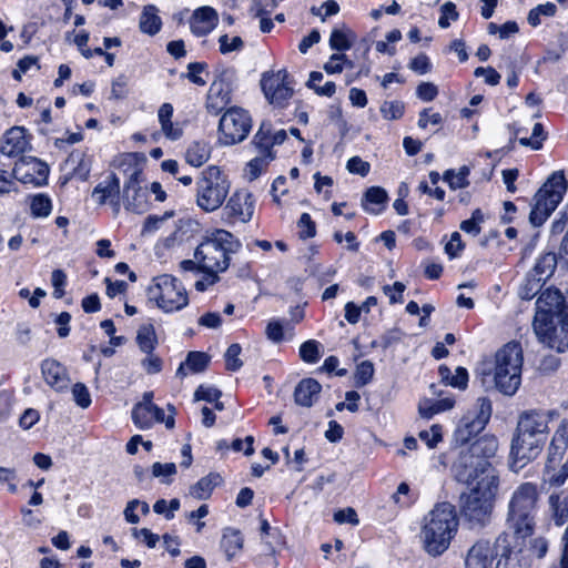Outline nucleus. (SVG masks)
I'll use <instances>...</instances> for the list:
<instances>
[{
	"instance_id": "obj_10",
	"label": "nucleus",
	"mask_w": 568,
	"mask_h": 568,
	"mask_svg": "<svg viewBox=\"0 0 568 568\" xmlns=\"http://www.w3.org/2000/svg\"><path fill=\"white\" fill-rule=\"evenodd\" d=\"M146 295L165 313L181 311L189 304L185 287L180 280L169 274L154 277L146 290Z\"/></svg>"
},
{
	"instance_id": "obj_31",
	"label": "nucleus",
	"mask_w": 568,
	"mask_h": 568,
	"mask_svg": "<svg viewBox=\"0 0 568 568\" xmlns=\"http://www.w3.org/2000/svg\"><path fill=\"white\" fill-rule=\"evenodd\" d=\"M244 539L239 529L227 527L223 530L221 548L227 560H232L243 548Z\"/></svg>"
},
{
	"instance_id": "obj_23",
	"label": "nucleus",
	"mask_w": 568,
	"mask_h": 568,
	"mask_svg": "<svg viewBox=\"0 0 568 568\" xmlns=\"http://www.w3.org/2000/svg\"><path fill=\"white\" fill-rule=\"evenodd\" d=\"M28 146L29 141L24 128L13 126L4 133L0 151L8 156H16L23 153Z\"/></svg>"
},
{
	"instance_id": "obj_7",
	"label": "nucleus",
	"mask_w": 568,
	"mask_h": 568,
	"mask_svg": "<svg viewBox=\"0 0 568 568\" xmlns=\"http://www.w3.org/2000/svg\"><path fill=\"white\" fill-rule=\"evenodd\" d=\"M523 348L517 342L504 345L495 355L494 381L497 389L514 395L521 383Z\"/></svg>"
},
{
	"instance_id": "obj_54",
	"label": "nucleus",
	"mask_w": 568,
	"mask_h": 568,
	"mask_svg": "<svg viewBox=\"0 0 568 568\" xmlns=\"http://www.w3.org/2000/svg\"><path fill=\"white\" fill-rule=\"evenodd\" d=\"M207 64L205 62H191L187 64L186 78L194 84L203 87L206 80L201 77V73L206 71Z\"/></svg>"
},
{
	"instance_id": "obj_33",
	"label": "nucleus",
	"mask_w": 568,
	"mask_h": 568,
	"mask_svg": "<svg viewBox=\"0 0 568 568\" xmlns=\"http://www.w3.org/2000/svg\"><path fill=\"white\" fill-rule=\"evenodd\" d=\"M158 12V8L153 4H148L143 8L139 21L141 32L154 36L161 30L162 20Z\"/></svg>"
},
{
	"instance_id": "obj_8",
	"label": "nucleus",
	"mask_w": 568,
	"mask_h": 568,
	"mask_svg": "<svg viewBox=\"0 0 568 568\" xmlns=\"http://www.w3.org/2000/svg\"><path fill=\"white\" fill-rule=\"evenodd\" d=\"M195 202L204 212H214L226 200L231 182L227 175L215 165L204 169L196 180Z\"/></svg>"
},
{
	"instance_id": "obj_42",
	"label": "nucleus",
	"mask_w": 568,
	"mask_h": 568,
	"mask_svg": "<svg viewBox=\"0 0 568 568\" xmlns=\"http://www.w3.org/2000/svg\"><path fill=\"white\" fill-rule=\"evenodd\" d=\"M273 159H274L273 153H265V154L260 153L258 156L252 159L247 163L248 179L251 181L257 179Z\"/></svg>"
},
{
	"instance_id": "obj_48",
	"label": "nucleus",
	"mask_w": 568,
	"mask_h": 568,
	"mask_svg": "<svg viewBox=\"0 0 568 568\" xmlns=\"http://www.w3.org/2000/svg\"><path fill=\"white\" fill-rule=\"evenodd\" d=\"M241 352L242 347L237 343L231 344L229 346L224 355L225 367L227 371L236 372L242 367L243 362L240 358Z\"/></svg>"
},
{
	"instance_id": "obj_20",
	"label": "nucleus",
	"mask_w": 568,
	"mask_h": 568,
	"mask_svg": "<svg viewBox=\"0 0 568 568\" xmlns=\"http://www.w3.org/2000/svg\"><path fill=\"white\" fill-rule=\"evenodd\" d=\"M41 374L45 383L55 392H64L69 388V373L67 368L57 359H44L41 363Z\"/></svg>"
},
{
	"instance_id": "obj_13",
	"label": "nucleus",
	"mask_w": 568,
	"mask_h": 568,
	"mask_svg": "<svg viewBox=\"0 0 568 568\" xmlns=\"http://www.w3.org/2000/svg\"><path fill=\"white\" fill-rule=\"evenodd\" d=\"M252 128L247 111L239 106L229 108L219 123V141L224 145H233L246 139Z\"/></svg>"
},
{
	"instance_id": "obj_35",
	"label": "nucleus",
	"mask_w": 568,
	"mask_h": 568,
	"mask_svg": "<svg viewBox=\"0 0 568 568\" xmlns=\"http://www.w3.org/2000/svg\"><path fill=\"white\" fill-rule=\"evenodd\" d=\"M551 518L556 526H562L568 521V496L554 493L548 498Z\"/></svg>"
},
{
	"instance_id": "obj_22",
	"label": "nucleus",
	"mask_w": 568,
	"mask_h": 568,
	"mask_svg": "<svg viewBox=\"0 0 568 568\" xmlns=\"http://www.w3.org/2000/svg\"><path fill=\"white\" fill-rule=\"evenodd\" d=\"M219 22V14L212 7H201L196 9L191 19L190 28L196 37H204L209 34Z\"/></svg>"
},
{
	"instance_id": "obj_38",
	"label": "nucleus",
	"mask_w": 568,
	"mask_h": 568,
	"mask_svg": "<svg viewBox=\"0 0 568 568\" xmlns=\"http://www.w3.org/2000/svg\"><path fill=\"white\" fill-rule=\"evenodd\" d=\"M557 257L555 253H546L541 255L529 273V275L545 282L548 277H550L556 268Z\"/></svg>"
},
{
	"instance_id": "obj_5",
	"label": "nucleus",
	"mask_w": 568,
	"mask_h": 568,
	"mask_svg": "<svg viewBox=\"0 0 568 568\" xmlns=\"http://www.w3.org/2000/svg\"><path fill=\"white\" fill-rule=\"evenodd\" d=\"M539 491L534 483H523L513 493L506 514V526L516 538L526 539L535 532Z\"/></svg>"
},
{
	"instance_id": "obj_36",
	"label": "nucleus",
	"mask_w": 568,
	"mask_h": 568,
	"mask_svg": "<svg viewBox=\"0 0 568 568\" xmlns=\"http://www.w3.org/2000/svg\"><path fill=\"white\" fill-rule=\"evenodd\" d=\"M222 478L216 473H210L207 476L202 477L190 488V494L196 499H206L211 496L214 487L221 483Z\"/></svg>"
},
{
	"instance_id": "obj_57",
	"label": "nucleus",
	"mask_w": 568,
	"mask_h": 568,
	"mask_svg": "<svg viewBox=\"0 0 568 568\" xmlns=\"http://www.w3.org/2000/svg\"><path fill=\"white\" fill-rule=\"evenodd\" d=\"M300 227V237L301 239H311L315 236L316 227L313 222L311 215L308 213H303L297 223Z\"/></svg>"
},
{
	"instance_id": "obj_43",
	"label": "nucleus",
	"mask_w": 568,
	"mask_h": 568,
	"mask_svg": "<svg viewBox=\"0 0 568 568\" xmlns=\"http://www.w3.org/2000/svg\"><path fill=\"white\" fill-rule=\"evenodd\" d=\"M374 365L371 361L361 362L354 373V384L356 387H363L367 385L374 376Z\"/></svg>"
},
{
	"instance_id": "obj_47",
	"label": "nucleus",
	"mask_w": 568,
	"mask_h": 568,
	"mask_svg": "<svg viewBox=\"0 0 568 568\" xmlns=\"http://www.w3.org/2000/svg\"><path fill=\"white\" fill-rule=\"evenodd\" d=\"M481 223H484V214L479 209H476L470 219L463 221L459 227L463 232L477 236L481 232Z\"/></svg>"
},
{
	"instance_id": "obj_63",
	"label": "nucleus",
	"mask_w": 568,
	"mask_h": 568,
	"mask_svg": "<svg viewBox=\"0 0 568 568\" xmlns=\"http://www.w3.org/2000/svg\"><path fill=\"white\" fill-rule=\"evenodd\" d=\"M465 245L462 241V236L458 232H454L450 235L449 242L445 246V252L450 258L457 257L464 250Z\"/></svg>"
},
{
	"instance_id": "obj_26",
	"label": "nucleus",
	"mask_w": 568,
	"mask_h": 568,
	"mask_svg": "<svg viewBox=\"0 0 568 568\" xmlns=\"http://www.w3.org/2000/svg\"><path fill=\"white\" fill-rule=\"evenodd\" d=\"M322 389L321 384L314 378L302 379L294 392L295 403L303 407H311L318 398Z\"/></svg>"
},
{
	"instance_id": "obj_40",
	"label": "nucleus",
	"mask_w": 568,
	"mask_h": 568,
	"mask_svg": "<svg viewBox=\"0 0 568 568\" xmlns=\"http://www.w3.org/2000/svg\"><path fill=\"white\" fill-rule=\"evenodd\" d=\"M136 343L140 349L145 354H151L154 351L155 345L158 344V338L152 324H145L139 328Z\"/></svg>"
},
{
	"instance_id": "obj_16",
	"label": "nucleus",
	"mask_w": 568,
	"mask_h": 568,
	"mask_svg": "<svg viewBox=\"0 0 568 568\" xmlns=\"http://www.w3.org/2000/svg\"><path fill=\"white\" fill-rule=\"evenodd\" d=\"M288 73L286 70L277 72H266L261 80L262 90L271 104L284 106L292 98L293 88L290 85Z\"/></svg>"
},
{
	"instance_id": "obj_19",
	"label": "nucleus",
	"mask_w": 568,
	"mask_h": 568,
	"mask_svg": "<svg viewBox=\"0 0 568 568\" xmlns=\"http://www.w3.org/2000/svg\"><path fill=\"white\" fill-rule=\"evenodd\" d=\"M224 210L229 216L246 223L251 221L254 213V197L246 190L235 191L230 196Z\"/></svg>"
},
{
	"instance_id": "obj_21",
	"label": "nucleus",
	"mask_w": 568,
	"mask_h": 568,
	"mask_svg": "<svg viewBox=\"0 0 568 568\" xmlns=\"http://www.w3.org/2000/svg\"><path fill=\"white\" fill-rule=\"evenodd\" d=\"M516 429L546 442L548 418L540 412H525L520 415Z\"/></svg>"
},
{
	"instance_id": "obj_17",
	"label": "nucleus",
	"mask_w": 568,
	"mask_h": 568,
	"mask_svg": "<svg viewBox=\"0 0 568 568\" xmlns=\"http://www.w3.org/2000/svg\"><path fill=\"white\" fill-rule=\"evenodd\" d=\"M497 550V558L493 568H529L523 549L513 544L511 536L508 532L498 535Z\"/></svg>"
},
{
	"instance_id": "obj_6",
	"label": "nucleus",
	"mask_w": 568,
	"mask_h": 568,
	"mask_svg": "<svg viewBox=\"0 0 568 568\" xmlns=\"http://www.w3.org/2000/svg\"><path fill=\"white\" fill-rule=\"evenodd\" d=\"M498 489L499 478L486 477L460 496V513L469 528L483 529L490 524Z\"/></svg>"
},
{
	"instance_id": "obj_15",
	"label": "nucleus",
	"mask_w": 568,
	"mask_h": 568,
	"mask_svg": "<svg viewBox=\"0 0 568 568\" xmlns=\"http://www.w3.org/2000/svg\"><path fill=\"white\" fill-rule=\"evenodd\" d=\"M544 444L545 442L516 429L510 447V468L518 471L536 459L541 453Z\"/></svg>"
},
{
	"instance_id": "obj_27",
	"label": "nucleus",
	"mask_w": 568,
	"mask_h": 568,
	"mask_svg": "<svg viewBox=\"0 0 568 568\" xmlns=\"http://www.w3.org/2000/svg\"><path fill=\"white\" fill-rule=\"evenodd\" d=\"M568 447V427L562 422L556 429L548 450L546 468L549 469L552 463L561 459Z\"/></svg>"
},
{
	"instance_id": "obj_45",
	"label": "nucleus",
	"mask_w": 568,
	"mask_h": 568,
	"mask_svg": "<svg viewBox=\"0 0 568 568\" xmlns=\"http://www.w3.org/2000/svg\"><path fill=\"white\" fill-rule=\"evenodd\" d=\"M321 347L315 339L306 341L300 347V356L305 363L314 364L321 358Z\"/></svg>"
},
{
	"instance_id": "obj_50",
	"label": "nucleus",
	"mask_w": 568,
	"mask_h": 568,
	"mask_svg": "<svg viewBox=\"0 0 568 568\" xmlns=\"http://www.w3.org/2000/svg\"><path fill=\"white\" fill-rule=\"evenodd\" d=\"M545 282L528 274L525 283L519 288V296L523 300H531L541 290Z\"/></svg>"
},
{
	"instance_id": "obj_59",
	"label": "nucleus",
	"mask_w": 568,
	"mask_h": 568,
	"mask_svg": "<svg viewBox=\"0 0 568 568\" xmlns=\"http://www.w3.org/2000/svg\"><path fill=\"white\" fill-rule=\"evenodd\" d=\"M406 286L402 282H395L393 285L383 286V292L389 298L390 304L402 303L403 293Z\"/></svg>"
},
{
	"instance_id": "obj_25",
	"label": "nucleus",
	"mask_w": 568,
	"mask_h": 568,
	"mask_svg": "<svg viewBox=\"0 0 568 568\" xmlns=\"http://www.w3.org/2000/svg\"><path fill=\"white\" fill-rule=\"evenodd\" d=\"M132 419L141 429H149L154 422L164 420V410L153 403L136 404L132 410Z\"/></svg>"
},
{
	"instance_id": "obj_61",
	"label": "nucleus",
	"mask_w": 568,
	"mask_h": 568,
	"mask_svg": "<svg viewBox=\"0 0 568 568\" xmlns=\"http://www.w3.org/2000/svg\"><path fill=\"white\" fill-rule=\"evenodd\" d=\"M51 282L53 286V296L61 298L64 295V286L67 284V276L63 271L54 270L52 272Z\"/></svg>"
},
{
	"instance_id": "obj_24",
	"label": "nucleus",
	"mask_w": 568,
	"mask_h": 568,
	"mask_svg": "<svg viewBox=\"0 0 568 568\" xmlns=\"http://www.w3.org/2000/svg\"><path fill=\"white\" fill-rule=\"evenodd\" d=\"M120 192V180L114 173H111L93 189L92 197H94L99 204L109 202L119 205Z\"/></svg>"
},
{
	"instance_id": "obj_46",
	"label": "nucleus",
	"mask_w": 568,
	"mask_h": 568,
	"mask_svg": "<svg viewBox=\"0 0 568 568\" xmlns=\"http://www.w3.org/2000/svg\"><path fill=\"white\" fill-rule=\"evenodd\" d=\"M69 160L72 162H78L77 166L73 169L74 175L82 181L88 180L91 171L90 159H88L84 153L77 152L72 153Z\"/></svg>"
},
{
	"instance_id": "obj_37",
	"label": "nucleus",
	"mask_w": 568,
	"mask_h": 568,
	"mask_svg": "<svg viewBox=\"0 0 568 568\" xmlns=\"http://www.w3.org/2000/svg\"><path fill=\"white\" fill-rule=\"evenodd\" d=\"M355 33L345 24L342 28H335L329 37V47L336 51H346L351 49L355 40Z\"/></svg>"
},
{
	"instance_id": "obj_34",
	"label": "nucleus",
	"mask_w": 568,
	"mask_h": 568,
	"mask_svg": "<svg viewBox=\"0 0 568 568\" xmlns=\"http://www.w3.org/2000/svg\"><path fill=\"white\" fill-rule=\"evenodd\" d=\"M211 146L205 141H193L185 152V160L192 166L199 168L209 161Z\"/></svg>"
},
{
	"instance_id": "obj_56",
	"label": "nucleus",
	"mask_w": 568,
	"mask_h": 568,
	"mask_svg": "<svg viewBox=\"0 0 568 568\" xmlns=\"http://www.w3.org/2000/svg\"><path fill=\"white\" fill-rule=\"evenodd\" d=\"M73 399L81 408H88L91 405V396L88 387L82 383H77L72 387Z\"/></svg>"
},
{
	"instance_id": "obj_2",
	"label": "nucleus",
	"mask_w": 568,
	"mask_h": 568,
	"mask_svg": "<svg viewBox=\"0 0 568 568\" xmlns=\"http://www.w3.org/2000/svg\"><path fill=\"white\" fill-rule=\"evenodd\" d=\"M497 448V439L490 436H483L469 446L462 447L452 467L455 478L466 485L484 481L486 477L499 478L488 460Z\"/></svg>"
},
{
	"instance_id": "obj_30",
	"label": "nucleus",
	"mask_w": 568,
	"mask_h": 568,
	"mask_svg": "<svg viewBox=\"0 0 568 568\" xmlns=\"http://www.w3.org/2000/svg\"><path fill=\"white\" fill-rule=\"evenodd\" d=\"M211 357L203 352H190L184 363H182L178 371L176 376L184 378L189 372L193 374L202 373L206 369Z\"/></svg>"
},
{
	"instance_id": "obj_12",
	"label": "nucleus",
	"mask_w": 568,
	"mask_h": 568,
	"mask_svg": "<svg viewBox=\"0 0 568 568\" xmlns=\"http://www.w3.org/2000/svg\"><path fill=\"white\" fill-rule=\"evenodd\" d=\"M491 410V403L488 398H478L476 408L467 412L460 418L454 433L455 442L466 447L473 438L484 430L490 419Z\"/></svg>"
},
{
	"instance_id": "obj_55",
	"label": "nucleus",
	"mask_w": 568,
	"mask_h": 568,
	"mask_svg": "<svg viewBox=\"0 0 568 568\" xmlns=\"http://www.w3.org/2000/svg\"><path fill=\"white\" fill-rule=\"evenodd\" d=\"M346 63L349 67H353V63L347 60L346 55L343 53H334L331 55L329 60L324 64V70L329 73H341L343 71V64Z\"/></svg>"
},
{
	"instance_id": "obj_39",
	"label": "nucleus",
	"mask_w": 568,
	"mask_h": 568,
	"mask_svg": "<svg viewBox=\"0 0 568 568\" xmlns=\"http://www.w3.org/2000/svg\"><path fill=\"white\" fill-rule=\"evenodd\" d=\"M30 214L34 219L48 217L52 211V201L49 195L39 193L29 196Z\"/></svg>"
},
{
	"instance_id": "obj_14",
	"label": "nucleus",
	"mask_w": 568,
	"mask_h": 568,
	"mask_svg": "<svg viewBox=\"0 0 568 568\" xmlns=\"http://www.w3.org/2000/svg\"><path fill=\"white\" fill-rule=\"evenodd\" d=\"M130 166L129 179L124 183L123 199L126 210L142 213L148 207V191L141 187L142 171L136 163H133L132 154H126L121 160V165Z\"/></svg>"
},
{
	"instance_id": "obj_32",
	"label": "nucleus",
	"mask_w": 568,
	"mask_h": 568,
	"mask_svg": "<svg viewBox=\"0 0 568 568\" xmlns=\"http://www.w3.org/2000/svg\"><path fill=\"white\" fill-rule=\"evenodd\" d=\"M455 405V399L453 397H444L442 399H429L424 398L418 404V413L420 417L430 419L436 414L447 412L452 409Z\"/></svg>"
},
{
	"instance_id": "obj_11",
	"label": "nucleus",
	"mask_w": 568,
	"mask_h": 568,
	"mask_svg": "<svg viewBox=\"0 0 568 568\" xmlns=\"http://www.w3.org/2000/svg\"><path fill=\"white\" fill-rule=\"evenodd\" d=\"M236 82V70L231 67L219 68L214 72V79L210 84L205 108L213 115L220 114L232 102V92Z\"/></svg>"
},
{
	"instance_id": "obj_18",
	"label": "nucleus",
	"mask_w": 568,
	"mask_h": 568,
	"mask_svg": "<svg viewBox=\"0 0 568 568\" xmlns=\"http://www.w3.org/2000/svg\"><path fill=\"white\" fill-rule=\"evenodd\" d=\"M497 538L494 542L478 539L467 551L465 568H493L497 558Z\"/></svg>"
},
{
	"instance_id": "obj_1",
	"label": "nucleus",
	"mask_w": 568,
	"mask_h": 568,
	"mask_svg": "<svg viewBox=\"0 0 568 568\" xmlns=\"http://www.w3.org/2000/svg\"><path fill=\"white\" fill-rule=\"evenodd\" d=\"M538 341L564 353L568 349V303L557 288H546L536 302L532 322Z\"/></svg>"
},
{
	"instance_id": "obj_29",
	"label": "nucleus",
	"mask_w": 568,
	"mask_h": 568,
	"mask_svg": "<svg viewBox=\"0 0 568 568\" xmlns=\"http://www.w3.org/2000/svg\"><path fill=\"white\" fill-rule=\"evenodd\" d=\"M388 201L387 192L381 186H371L364 193L362 205L372 214H379L384 211Z\"/></svg>"
},
{
	"instance_id": "obj_44",
	"label": "nucleus",
	"mask_w": 568,
	"mask_h": 568,
	"mask_svg": "<svg viewBox=\"0 0 568 568\" xmlns=\"http://www.w3.org/2000/svg\"><path fill=\"white\" fill-rule=\"evenodd\" d=\"M556 11L557 7L551 2L539 4L529 11L527 17L528 23L531 27H537L541 23V16L554 17L556 14Z\"/></svg>"
},
{
	"instance_id": "obj_64",
	"label": "nucleus",
	"mask_w": 568,
	"mask_h": 568,
	"mask_svg": "<svg viewBox=\"0 0 568 568\" xmlns=\"http://www.w3.org/2000/svg\"><path fill=\"white\" fill-rule=\"evenodd\" d=\"M221 397V392L214 387L200 386L194 393L195 400L216 402Z\"/></svg>"
},
{
	"instance_id": "obj_62",
	"label": "nucleus",
	"mask_w": 568,
	"mask_h": 568,
	"mask_svg": "<svg viewBox=\"0 0 568 568\" xmlns=\"http://www.w3.org/2000/svg\"><path fill=\"white\" fill-rule=\"evenodd\" d=\"M430 109H424L423 111H420L417 123L420 129H426L429 123L433 125H438L443 122V116L440 113H430Z\"/></svg>"
},
{
	"instance_id": "obj_28",
	"label": "nucleus",
	"mask_w": 568,
	"mask_h": 568,
	"mask_svg": "<svg viewBox=\"0 0 568 568\" xmlns=\"http://www.w3.org/2000/svg\"><path fill=\"white\" fill-rule=\"evenodd\" d=\"M172 116L173 105L171 103H163L158 111L161 130L166 139L175 141L182 136L183 130L179 124L172 122Z\"/></svg>"
},
{
	"instance_id": "obj_41",
	"label": "nucleus",
	"mask_w": 568,
	"mask_h": 568,
	"mask_svg": "<svg viewBox=\"0 0 568 568\" xmlns=\"http://www.w3.org/2000/svg\"><path fill=\"white\" fill-rule=\"evenodd\" d=\"M254 145L258 149L260 153H273L272 152V125L271 123L263 122L254 135Z\"/></svg>"
},
{
	"instance_id": "obj_49",
	"label": "nucleus",
	"mask_w": 568,
	"mask_h": 568,
	"mask_svg": "<svg viewBox=\"0 0 568 568\" xmlns=\"http://www.w3.org/2000/svg\"><path fill=\"white\" fill-rule=\"evenodd\" d=\"M219 45L222 54H229L241 51L244 48V41L239 36L229 37V34H222L219 38Z\"/></svg>"
},
{
	"instance_id": "obj_3",
	"label": "nucleus",
	"mask_w": 568,
	"mask_h": 568,
	"mask_svg": "<svg viewBox=\"0 0 568 568\" xmlns=\"http://www.w3.org/2000/svg\"><path fill=\"white\" fill-rule=\"evenodd\" d=\"M241 247V242L231 232L216 229L209 233L194 251L200 272L207 274L209 284L219 281V273L225 272L231 255Z\"/></svg>"
},
{
	"instance_id": "obj_52",
	"label": "nucleus",
	"mask_w": 568,
	"mask_h": 568,
	"mask_svg": "<svg viewBox=\"0 0 568 568\" xmlns=\"http://www.w3.org/2000/svg\"><path fill=\"white\" fill-rule=\"evenodd\" d=\"M545 140L544 128L540 123H535L532 134L530 138L519 136V143L524 146H530L534 150L541 148V142Z\"/></svg>"
},
{
	"instance_id": "obj_4",
	"label": "nucleus",
	"mask_w": 568,
	"mask_h": 568,
	"mask_svg": "<svg viewBox=\"0 0 568 568\" xmlns=\"http://www.w3.org/2000/svg\"><path fill=\"white\" fill-rule=\"evenodd\" d=\"M458 530L455 507L449 503L437 504L423 520L420 540L425 551L437 557L444 554Z\"/></svg>"
},
{
	"instance_id": "obj_60",
	"label": "nucleus",
	"mask_w": 568,
	"mask_h": 568,
	"mask_svg": "<svg viewBox=\"0 0 568 568\" xmlns=\"http://www.w3.org/2000/svg\"><path fill=\"white\" fill-rule=\"evenodd\" d=\"M23 165L30 166L31 170L37 172L39 180H47L49 174V166L45 163L41 162L38 159L31 158L28 162L18 165L14 170V173H18L20 170H22Z\"/></svg>"
},
{
	"instance_id": "obj_9",
	"label": "nucleus",
	"mask_w": 568,
	"mask_h": 568,
	"mask_svg": "<svg viewBox=\"0 0 568 568\" xmlns=\"http://www.w3.org/2000/svg\"><path fill=\"white\" fill-rule=\"evenodd\" d=\"M567 191L562 171L554 172L534 196L529 221L534 226L542 225L556 210Z\"/></svg>"
},
{
	"instance_id": "obj_58",
	"label": "nucleus",
	"mask_w": 568,
	"mask_h": 568,
	"mask_svg": "<svg viewBox=\"0 0 568 568\" xmlns=\"http://www.w3.org/2000/svg\"><path fill=\"white\" fill-rule=\"evenodd\" d=\"M346 169L349 173L366 176L369 173L371 165L359 156H353L347 161Z\"/></svg>"
},
{
	"instance_id": "obj_51",
	"label": "nucleus",
	"mask_w": 568,
	"mask_h": 568,
	"mask_svg": "<svg viewBox=\"0 0 568 568\" xmlns=\"http://www.w3.org/2000/svg\"><path fill=\"white\" fill-rule=\"evenodd\" d=\"M405 105L400 101H385L381 105V113L386 120H398L403 116Z\"/></svg>"
},
{
	"instance_id": "obj_53",
	"label": "nucleus",
	"mask_w": 568,
	"mask_h": 568,
	"mask_svg": "<svg viewBox=\"0 0 568 568\" xmlns=\"http://www.w3.org/2000/svg\"><path fill=\"white\" fill-rule=\"evenodd\" d=\"M419 438L425 442L429 448H434L443 439V427L438 424H434L428 430H422Z\"/></svg>"
}]
</instances>
